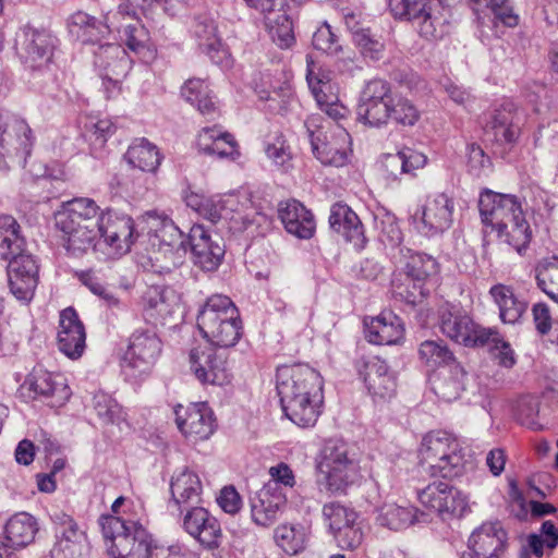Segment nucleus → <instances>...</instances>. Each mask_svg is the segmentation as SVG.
I'll use <instances>...</instances> for the list:
<instances>
[{
    "mask_svg": "<svg viewBox=\"0 0 558 558\" xmlns=\"http://www.w3.org/2000/svg\"><path fill=\"white\" fill-rule=\"evenodd\" d=\"M320 374L305 364L277 369L276 390L286 416L300 427L314 426L324 403Z\"/></svg>",
    "mask_w": 558,
    "mask_h": 558,
    "instance_id": "obj_1",
    "label": "nucleus"
},
{
    "mask_svg": "<svg viewBox=\"0 0 558 558\" xmlns=\"http://www.w3.org/2000/svg\"><path fill=\"white\" fill-rule=\"evenodd\" d=\"M134 513L128 518L102 515L99 519L102 535L109 541L108 553L112 558H150L157 551V542L141 522L144 508L141 504L128 505Z\"/></svg>",
    "mask_w": 558,
    "mask_h": 558,
    "instance_id": "obj_2",
    "label": "nucleus"
},
{
    "mask_svg": "<svg viewBox=\"0 0 558 558\" xmlns=\"http://www.w3.org/2000/svg\"><path fill=\"white\" fill-rule=\"evenodd\" d=\"M99 206L87 197L74 198L56 216L62 232L63 246L73 256H81L95 246L99 235Z\"/></svg>",
    "mask_w": 558,
    "mask_h": 558,
    "instance_id": "obj_3",
    "label": "nucleus"
},
{
    "mask_svg": "<svg viewBox=\"0 0 558 558\" xmlns=\"http://www.w3.org/2000/svg\"><path fill=\"white\" fill-rule=\"evenodd\" d=\"M197 327L208 342L220 348L236 344L242 336L240 313L227 295L209 296L197 315Z\"/></svg>",
    "mask_w": 558,
    "mask_h": 558,
    "instance_id": "obj_4",
    "label": "nucleus"
},
{
    "mask_svg": "<svg viewBox=\"0 0 558 558\" xmlns=\"http://www.w3.org/2000/svg\"><path fill=\"white\" fill-rule=\"evenodd\" d=\"M318 484L331 494H345L361 477L357 460L348 445L338 439L327 440L317 459Z\"/></svg>",
    "mask_w": 558,
    "mask_h": 558,
    "instance_id": "obj_5",
    "label": "nucleus"
},
{
    "mask_svg": "<svg viewBox=\"0 0 558 558\" xmlns=\"http://www.w3.org/2000/svg\"><path fill=\"white\" fill-rule=\"evenodd\" d=\"M420 463L433 476L456 477L462 474L465 453L452 434L437 430L426 434L418 450Z\"/></svg>",
    "mask_w": 558,
    "mask_h": 558,
    "instance_id": "obj_6",
    "label": "nucleus"
},
{
    "mask_svg": "<svg viewBox=\"0 0 558 558\" xmlns=\"http://www.w3.org/2000/svg\"><path fill=\"white\" fill-rule=\"evenodd\" d=\"M396 268L405 275L408 284L395 276L391 286L393 296L408 304L415 305L424 298L422 283L439 271L437 260L426 254L413 252L409 247H397L392 255Z\"/></svg>",
    "mask_w": 558,
    "mask_h": 558,
    "instance_id": "obj_7",
    "label": "nucleus"
},
{
    "mask_svg": "<svg viewBox=\"0 0 558 558\" xmlns=\"http://www.w3.org/2000/svg\"><path fill=\"white\" fill-rule=\"evenodd\" d=\"M149 241L154 250L151 257L160 271H171L183 263L186 250L183 233L163 213L147 211L143 216Z\"/></svg>",
    "mask_w": 558,
    "mask_h": 558,
    "instance_id": "obj_8",
    "label": "nucleus"
},
{
    "mask_svg": "<svg viewBox=\"0 0 558 558\" xmlns=\"http://www.w3.org/2000/svg\"><path fill=\"white\" fill-rule=\"evenodd\" d=\"M395 17L415 24L422 37L442 38L449 29L446 10L436 0H388Z\"/></svg>",
    "mask_w": 558,
    "mask_h": 558,
    "instance_id": "obj_9",
    "label": "nucleus"
},
{
    "mask_svg": "<svg viewBox=\"0 0 558 558\" xmlns=\"http://www.w3.org/2000/svg\"><path fill=\"white\" fill-rule=\"evenodd\" d=\"M162 351V342L156 332L135 330L124 352L121 368L130 380H138L150 373Z\"/></svg>",
    "mask_w": 558,
    "mask_h": 558,
    "instance_id": "obj_10",
    "label": "nucleus"
},
{
    "mask_svg": "<svg viewBox=\"0 0 558 558\" xmlns=\"http://www.w3.org/2000/svg\"><path fill=\"white\" fill-rule=\"evenodd\" d=\"M441 332L452 341L465 347H484L496 337L492 328L476 324L466 313L453 305H446L439 311Z\"/></svg>",
    "mask_w": 558,
    "mask_h": 558,
    "instance_id": "obj_11",
    "label": "nucleus"
},
{
    "mask_svg": "<svg viewBox=\"0 0 558 558\" xmlns=\"http://www.w3.org/2000/svg\"><path fill=\"white\" fill-rule=\"evenodd\" d=\"M190 369L203 385L223 386L231 381L228 352L210 344L198 345L190 352Z\"/></svg>",
    "mask_w": 558,
    "mask_h": 558,
    "instance_id": "obj_12",
    "label": "nucleus"
},
{
    "mask_svg": "<svg viewBox=\"0 0 558 558\" xmlns=\"http://www.w3.org/2000/svg\"><path fill=\"white\" fill-rule=\"evenodd\" d=\"M34 140L32 129L24 120L13 119L4 125L0 122V170L24 167Z\"/></svg>",
    "mask_w": 558,
    "mask_h": 558,
    "instance_id": "obj_13",
    "label": "nucleus"
},
{
    "mask_svg": "<svg viewBox=\"0 0 558 558\" xmlns=\"http://www.w3.org/2000/svg\"><path fill=\"white\" fill-rule=\"evenodd\" d=\"M94 56V64L100 73L107 97L116 96L132 68V60L125 49L118 44L99 45Z\"/></svg>",
    "mask_w": 558,
    "mask_h": 558,
    "instance_id": "obj_14",
    "label": "nucleus"
},
{
    "mask_svg": "<svg viewBox=\"0 0 558 558\" xmlns=\"http://www.w3.org/2000/svg\"><path fill=\"white\" fill-rule=\"evenodd\" d=\"M130 14V5L119 4L114 11H110L105 16V22L78 11L74 13L69 21V32L83 44H99L111 31H120L121 16Z\"/></svg>",
    "mask_w": 558,
    "mask_h": 558,
    "instance_id": "obj_15",
    "label": "nucleus"
},
{
    "mask_svg": "<svg viewBox=\"0 0 558 558\" xmlns=\"http://www.w3.org/2000/svg\"><path fill=\"white\" fill-rule=\"evenodd\" d=\"M56 39L46 31L23 28L16 35L15 48L23 63L31 70L46 69L53 54Z\"/></svg>",
    "mask_w": 558,
    "mask_h": 558,
    "instance_id": "obj_16",
    "label": "nucleus"
},
{
    "mask_svg": "<svg viewBox=\"0 0 558 558\" xmlns=\"http://www.w3.org/2000/svg\"><path fill=\"white\" fill-rule=\"evenodd\" d=\"M316 118H311L305 122L313 154L323 163L328 166L341 167L348 161V148L350 145V134L343 126H337L335 136L331 141L320 129L312 130Z\"/></svg>",
    "mask_w": 558,
    "mask_h": 558,
    "instance_id": "obj_17",
    "label": "nucleus"
},
{
    "mask_svg": "<svg viewBox=\"0 0 558 558\" xmlns=\"http://www.w3.org/2000/svg\"><path fill=\"white\" fill-rule=\"evenodd\" d=\"M478 207L482 222L495 231H505L506 222L523 211L522 204L515 195L490 190L481 193Z\"/></svg>",
    "mask_w": 558,
    "mask_h": 558,
    "instance_id": "obj_18",
    "label": "nucleus"
},
{
    "mask_svg": "<svg viewBox=\"0 0 558 558\" xmlns=\"http://www.w3.org/2000/svg\"><path fill=\"white\" fill-rule=\"evenodd\" d=\"M54 543L50 550L51 558H81L88 546L87 535L76 521L66 513H56Z\"/></svg>",
    "mask_w": 558,
    "mask_h": 558,
    "instance_id": "obj_19",
    "label": "nucleus"
},
{
    "mask_svg": "<svg viewBox=\"0 0 558 558\" xmlns=\"http://www.w3.org/2000/svg\"><path fill=\"white\" fill-rule=\"evenodd\" d=\"M248 8L257 11L264 19L274 41L281 48H289L293 41L292 21L283 9L282 0H244Z\"/></svg>",
    "mask_w": 558,
    "mask_h": 558,
    "instance_id": "obj_20",
    "label": "nucleus"
},
{
    "mask_svg": "<svg viewBox=\"0 0 558 558\" xmlns=\"http://www.w3.org/2000/svg\"><path fill=\"white\" fill-rule=\"evenodd\" d=\"M357 372L374 400L393 397L397 388L396 375L386 361L378 356L363 357L357 362Z\"/></svg>",
    "mask_w": 558,
    "mask_h": 558,
    "instance_id": "obj_21",
    "label": "nucleus"
},
{
    "mask_svg": "<svg viewBox=\"0 0 558 558\" xmlns=\"http://www.w3.org/2000/svg\"><path fill=\"white\" fill-rule=\"evenodd\" d=\"M99 235L114 254H125L134 242V221L124 214L99 210Z\"/></svg>",
    "mask_w": 558,
    "mask_h": 558,
    "instance_id": "obj_22",
    "label": "nucleus"
},
{
    "mask_svg": "<svg viewBox=\"0 0 558 558\" xmlns=\"http://www.w3.org/2000/svg\"><path fill=\"white\" fill-rule=\"evenodd\" d=\"M182 527L206 549H217L222 543L219 521L203 507L190 509L183 517Z\"/></svg>",
    "mask_w": 558,
    "mask_h": 558,
    "instance_id": "obj_23",
    "label": "nucleus"
},
{
    "mask_svg": "<svg viewBox=\"0 0 558 558\" xmlns=\"http://www.w3.org/2000/svg\"><path fill=\"white\" fill-rule=\"evenodd\" d=\"M175 423L180 432L193 441L208 439L214 430V417L206 403L178 405L174 410Z\"/></svg>",
    "mask_w": 558,
    "mask_h": 558,
    "instance_id": "obj_24",
    "label": "nucleus"
},
{
    "mask_svg": "<svg viewBox=\"0 0 558 558\" xmlns=\"http://www.w3.org/2000/svg\"><path fill=\"white\" fill-rule=\"evenodd\" d=\"M9 286L12 294L24 303H28L38 283V266L34 257L22 252L9 262Z\"/></svg>",
    "mask_w": 558,
    "mask_h": 558,
    "instance_id": "obj_25",
    "label": "nucleus"
},
{
    "mask_svg": "<svg viewBox=\"0 0 558 558\" xmlns=\"http://www.w3.org/2000/svg\"><path fill=\"white\" fill-rule=\"evenodd\" d=\"M193 263L205 271L216 270L225 256V247L214 240L202 225H194L189 232Z\"/></svg>",
    "mask_w": 558,
    "mask_h": 558,
    "instance_id": "obj_26",
    "label": "nucleus"
},
{
    "mask_svg": "<svg viewBox=\"0 0 558 558\" xmlns=\"http://www.w3.org/2000/svg\"><path fill=\"white\" fill-rule=\"evenodd\" d=\"M507 533L500 522H485L469 538L472 554L462 558H500L506 549Z\"/></svg>",
    "mask_w": 558,
    "mask_h": 558,
    "instance_id": "obj_27",
    "label": "nucleus"
},
{
    "mask_svg": "<svg viewBox=\"0 0 558 558\" xmlns=\"http://www.w3.org/2000/svg\"><path fill=\"white\" fill-rule=\"evenodd\" d=\"M86 332L76 311L66 307L60 313L57 344L59 350L72 360L82 356L85 350Z\"/></svg>",
    "mask_w": 558,
    "mask_h": 558,
    "instance_id": "obj_28",
    "label": "nucleus"
},
{
    "mask_svg": "<svg viewBox=\"0 0 558 558\" xmlns=\"http://www.w3.org/2000/svg\"><path fill=\"white\" fill-rule=\"evenodd\" d=\"M524 112L513 101L504 100L490 114L487 122L495 136L501 144H514L520 134Z\"/></svg>",
    "mask_w": 558,
    "mask_h": 558,
    "instance_id": "obj_29",
    "label": "nucleus"
},
{
    "mask_svg": "<svg viewBox=\"0 0 558 558\" xmlns=\"http://www.w3.org/2000/svg\"><path fill=\"white\" fill-rule=\"evenodd\" d=\"M287 505L284 492H279L275 483H266L251 499V515L255 524L269 527L278 519Z\"/></svg>",
    "mask_w": 558,
    "mask_h": 558,
    "instance_id": "obj_30",
    "label": "nucleus"
},
{
    "mask_svg": "<svg viewBox=\"0 0 558 558\" xmlns=\"http://www.w3.org/2000/svg\"><path fill=\"white\" fill-rule=\"evenodd\" d=\"M454 203L445 193L428 196L421 211V231L427 235L441 233L453 221Z\"/></svg>",
    "mask_w": 558,
    "mask_h": 558,
    "instance_id": "obj_31",
    "label": "nucleus"
},
{
    "mask_svg": "<svg viewBox=\"0 0 558 558\" xmlns=\"http://www.w3.org/2000/svg\"><path fill=\"white\" fill-rule=\"evenodd\" d=\"M221 199L230 229L242 231L254 223L258 227L264 226L265 229L270 226L271 222L267 216L253 207L247 194H229Z\"/></svg>",
    "mask_w": 558,
    "mask_h": 558,
    "instance_id": "obj_32",
    "label": "nucleus"
},
{
    "mask_svg": "<svg viewBox=\"0 0 558 558\" xmlns=\"http://www.w3.org/2000/svg\"><path fill=\"white\" fill-rule=\"evenodd\" d=\"M25 384L35 395L50 399L51 407L63 405L71 396L64 376L50 373L43 367H34Z\"/></svg>",
    "mask_w": 558,
    "mask_h": 558,
    "instance_id": "obj_33",
    "label": "nucleus"
},
{
    "mask_svg": "<svg viewBox=\"0 0 558 558\" xmlns=\"http://www.w3.org/2000/svg\"><path fill=\"white\" fill-rule=\"evenodd\" d=\"M330 228L341 234L345 241L355 247L362 248L366 239L361 220L357 215L345 204L337 203L330 208Z\"/></svg>",
    "mask_w": 558,
    "mask_h": 558,
    "instance_id": "obj_34",
    "label": "nucleus"
},
{
    "mask_svg": "<svg viewBox=\"0 0 558 558\" xmlns=\"http://www.w3.org/2000/svg\"><path fill=\"white\" fill-rule=\"evenodd\" d=\"M278 211L289 233L300 239H310L313 236L315 232L314 217L300 202L292 199L281 203Z\"/></svg>",
    "mask_w": 558,
    "mask_h": 558,
    "instance_id": "obj_35",
    "label": "nucleus"
},
{
    "mask_svg": "<svg viewBox=\"0 0 558 558\" xmlns=\"http://www.w3.org/2000/svg\"><path fill=\"white\" fill-rule=\"evenodd\" d=\"M193 33L199 49L215 63H222L228 50L218 33L217 22L208 16H199L195 21Z\"/></svg>",
    "mask_w": 558,
    "mask_h": 558,
    "instance_id": "obj_36",
    "label": "nucleus"
},
{
    "mask_svg": "<svg viewBox=\"0 0 558 558\" xmlns=\"http://www.w3.org/2000/svg\"><path fill=\"white\" fill-rule=\"evenodd\" d=\"M403 326L399 317L392 313H381L365 323V337L368 342L377 345H390L403 338Z\"/></svg>",
    "mask_w": 558,
    "mask_h": 558,
    "instance_id": "obj_37",
    "label": "nucleus"
},
{
    "mask_svg": "<svg viewBox=\"0 0 558 558\" xmlns=\"http://www.w3.org/2000/svg\"><path fill=\"white\" fill-rule=\"evenodd\" d=\"M121 38L125 46L134 53L146 57L151 56L150 37L146 27L141 23L135 10L130 9L128 16L120 17Z\"/></svg>",
    "mask_w": 558,
    "mask_h": 558,
    "instance_id": "obj_38",
    "label": "nucleus"
},
{
    "mask_svg": "<svg viewBox=\"0 0 558 558\" xmlns=\"http://www.w3.org/2000/svg\"><path fill=\"white\" fill-rule=\"evenodd\" d=\"M464 378L463 367L460 363L453 362L432 379V388L440 399L451 402L457 400L464 390Z\"/></svg>",
    "mask_w": 558,
    "mask_h": 558,
    "instance_id": "obj_39",
    "label": "nucleus"
},
{
    "mask_svg": "<svg viewBox=\"0 0 558 558\" xmlns=\"http://www.w3.org/2000/svg\"><path fill=\"white\" fill-rule=\"evenodd\" d=\"M170 490L172 500L179 506L197 504L201 500L202 482L196 473L183 469L173 474Z\"/></svg>",
    "mask_w": 558,
    "mask_h": 558,
    "instance_id": "obj_40",
    "label": "nucleus"
},
{
    "mask_svg": "<svg viewBox=\"0 0 558 558\" xmlns=\"http://www.w3.org/2000/svg\"><path fill=\"white\" fill-rule=\"evenodd\" d=\"M124 157L131 167L149 173L156 172L161 163L159 149L146 138L135 140Z\"/></svg>",
    "mask_w": 558,
    "mask_h": 558,
    "instance_id": "obj_41",
    "label": "nucleus"
},
{
    "mask_svg": "<svg viewBox=\"0 0 558 558\" xmlns=\"http://www.w3.org/2000/svg\"><path fill=\"white\" fill-rule=\"evenodd\" d=\"M38 532L36 519L26 512L14 514L5 524V541L14 548H24L29 545Z\"/></svg>",
    "mask_w": 558,
    "mask_h": 558,
    "instance_id": "obj_42",
    "label": "nucleus"
},
{
    "mask_svg": "<svg viewBox=\"0 0 558 558\" xmlns=\"http://www.w3.org/2000/svg\"><path fill=\"white\" fill-rule=\"evenodd\" d=\"M24 245L17 221L12 216L0 217V260L10 262L24 252Z\"/></svg>",
    "mask_w": 558,
    "mask_h": 558,
    "instance_id": "obj_43",
    "label": "nucleus"
},
{
    "mask_svg": "<svg viewBox=\"0 0 558 558\" xmlns=\"http://www.w3.org/2000/svg\"><path fill=\"white\" fill-rule=\"evenodd\" d=\"M499 308L500 319L505 324L517 323L526 310V303L520 301L512 290L504 284H496L489 291Z\"/></svg>",
    "mask_w": 558,
    "mask_h": 558,
    "instance_id": "obj_44",
    "label": "nucleus"
},
{
    "mask_svg": "<svg viewBox=\"0 0 558 558\" xmlns=\"http://www.w3.org/2000/svg\"><path fill=\"white\" fill-rule=\"evenodd\" d=\"M417 521V509L397 504H385L378 509L376 522L393 531L403 530Z\"/></svg>",
    "mask_w": 558,
    "mask_h": 558,
    "instance_id": "obj_45",
    "label": "nucleus"
},
{
    "mask_svg": "<svg viewBox=\"0 0 558 558\" xmlns=\"http://www.w3.org/2000/svg\"><path fill=\"white\" fill-rule=\"evenodd\" d=\"M181 95L187 102L195 106L203 116L215 113L216 102L205 81L201 78L187 80L181 88Z\"/></svg>",
    "mask_w": 558,
    "mask_h": 558,
    "instance_id": "obj_46",
    "label": "nucleus"
},
{
    "mask_svg": "<svg viewBox=\"0 0 558 558\" xmlns=\"http://www.w3.org/2000/svg\"><path fill=\"white\" fill-rule=\"evenodd\" d=\"M506 225L505 231H496L498 236L521 254L532 239V231L524 213L512 217Z\"/></svg>",
    "mask_w": 558,
    "mask_h": 558,
    "instance_id": "obj_47",
    "label": "nucleus"
},
{
    "mask_svg": "<svg viewBox=\"0 0 558 558\" xmlns=\"http://www.w3.org/2000/svg\"><path fill=\"white\" fill-rule=\"evenodd\" d=\"M345 24L353 35L355 45L361 52L373 60H379L384 52V43L369 28L357 27L354 15L345 16Z\"/></svg>",
    "mask_w": 558,
    "mask_h": 558,
    "instance_id": "obj_48",
    "label": "nucleus"
},
{
    "mask_svg": "<svg viewBox=\"0 0 558 558\" xmlns=\"http://www.w3.org/2000/svg\"><path fill=\"white\" fill-rule=\"evenodd\" d=\"M267 158L280 171L288 172L292 169L293 155L284 135L276 132L269 135L264 147Z\"/></svg>",
    "mask_w": 558,
    "mask_h": 558,
    "instance_id": "obj_49",
    "label": "nucleus"
},
{
    "mask_svg": "<svg viewBox=\"0 0 558 558\" xmlns=\"http://www.w3.org/2000/svg\"><path fill=\"white\" fill-rule=\"evenodd\" d=\"M93 407L102 424L117 425L121 429L123 424L128 425L122 407L111 396L97 392L93 399Z\"/></svg>",
    "mask_w": 558,
    "mask_h": 558,
    "instance_id": "obj_50",
    "label": "nucleus"
},
{
    "mask_svg": "<svg viewBox=\"0 0 558 558\" xmlns=\"http://www.w3.org/2000/svg\"><path fill=\"white\" fill-rule=\"evenodd\" d=\"M420 360L428 367L449 366L456 359L441 340H425L418 348Z\"/></svg>",
    "mask_w": 558,
    "mask_h": 558,
    "instance_id": "obj_51",
    "label": "nucleus"
},
{
    "mask_svg": "<svg viewBox=\"0 0 558 558\" xmlns=\"http://www.w3.org/2000/svg\"><path fill=\"white\" fill-rule=\"evenodd\" d=\"M536 280L539 289L558 303V257L545 258L538 263Z\"/></svg>",
    "mask_w": 558,
    "mask_h": 558,
    "instance_id": "obj_52",
    "label": "nucleus"
},
{
    "mask_svg": "<svg viewBox=\"0 0 558 558\" xmlns=\"http://www.w3.org/2000/svg\"><path fill=\"white\" fill-rule=\"evenodd\" d=\"M323 518L328 525L330 533L333 535L348 524H352L357 520V513L337 501H331L323 507Z\"/></svg>",
    "mask_w": 558,
    "mask_h": 558,
    "instance_id": "obj_53",
    "label": "nucleus"
},
{
    "mask_svg": "<svg viewBox=\"0 0 558 558\" xmlns=\"http://www.w3.org/2000/svg\"><path fill=\"white\" fill-rule=\"evenodd\" d=\"M276 544L288 555L299 554L305 545V534L302 529L290 524H281L274 533Z\"/></svg>",
    "mask_w": 558,
    "mask_h": 558,
    "instance_id": "obj_54",
    "label": "nucleus"
},
{
    "mask_svg": "<svg viewBox=\"0 0 558 558\" xmlns=\"http://www.w3.org/2000/svg\"><path fill=\"white\" fill-rule=\"evenodd\" d=\"M390 102H360L357 106V120L369 126H381L390 118Z\"/></svg>",
    "mask_w": 558,
    "mask_h": 558,
    "instance_id": "obj_55",
    "label": "nucleus"
},
{
    "mask_svg": "<svg viewBox=\"0 0 558 558\" xmlns=\"http://www.w3.org/2000/svg\"><path fill=\"white\" fill-rule=\"evenodd\" d=\"M390 118L395 123L403 126H412L420 119V111L407 98L397 96L390 102Z\"/></svg>",
    "mask_w": 558,
    "mask_h": 558,
    "instance_id": "obj_56",
    "label": "nucleus"
},
{
    "mask_svg": "<svg viewBox=\"0 0 558 558\" xmlns=\"http://www.w3.org/2000/svg\"><path fill=\"white\" fill-rule=\"evenodd\" d=\"M451 488L452 485L449 483L435 481L418 490L417 498L422 506L436 513V511L442 507L441 505L447 499V492Z\"/></svg>",
    "mask_w": 558,
    "mask_h": 558,
    "instance_id": "obj_57",
    "label": "nucleus"
},
{
    "mask_svg": "<svg viewBox=\"0 0 558 558\" xmlns=\"http://www.w3.org/2000/svg\"><path fill=\"white\" fill-rule=\"evenodd\" d=\"M441 506L436 513L442 520L462 517L469 507L466 496L454 486L447 492V499Z\"/></svg>",
    "mask_w": 558,
    "mask_h": 558,
    "instance_id": "obj_58",
    "label": "nucleus"
},
{
    "mask_svg": "<svg viewBox=\"0 0 558 558\" xmlns=\"http://www.w3.org/2000/svg\"><path fill=\"white\" fill-rule=\"evenodd\" d=\"M82 283L95 295L102 299L107 306L109 307H120L123 308V303L120 302L119 298L113 293V291L98 278L95 274L88 271L83 272L80 276Z\"/></svg>",
    "mask_w": 558,
    "mask_h": 558,
    "instance_id": "obj_59",
    "label": "nucleus"
},
{
    "mask_svg": "<svg viewBox=\"0 0 558 558\" xmlns=\"http://www.w3.org/2000/svg\"><path fill=\"white\" fill-rule=\"evenodd\" d=\"M312 44L315 49L331 56L338 54L342 49L337 35L326 22L314 33Z\"/></svg>",
    "mask_w": 558,
    "mask_h": 558,
    "instance_id": "obj_60",
    "label": "nucleus"
},
{
    "mask_svg": "<svg viewBox=\"0 0 558 558\" xmlns=\"http://www.w3.org/2000/svg\"><path fill=\"white\" fill-rule=\"evenodd\" d=\"M395 95L390 84L380 78H374L366 83L361 94L360 102H391Z\"/></svg>",
    "mask_w": 558,
    "mask_h": 558,
    "instance_id": "obj_61",
    "label": "nucleus"
},
{
    "mask_svg": "<svg viewBox=\"0 0 558 558\" xmlns=\"http://www.w3.org/2000/svg\"><path fill=\"white\" fill-rule=\"evenodd\" d=\"M306 80L316 101H322L320 99L325 100V96L333 93L330 72L319 71L318 73H314L313 70H308Z\"/></svg>",
    "mask_w": 558,
    "mask_h": 558,
    "instance_id": "obj_62",
    "label": "nucleus"
},
{
    "mask_svg": "<svg viewBox=\"0 0 558 558\" xmlns=\"http://www.w3.org/2000/svg\"><path fill=\"white\" fill-rule=\"evenodd\" d=\"M147 319H157L169 313L163 293L157 288H150L143 298Z\"/></svg>",
    "mask_w": 558,
    "mask_h": 558,
    "instance_id": "obj_63",
    "label": "nucleus"
},
{
    "mask_svg": "<svg viewBox=\"0 0 558 558\" xmlns=\"http://www.w3.org/2000/svg\"><path fill=\"white\" fill-rule=\"evenodd\" d=\"M259 98L269 101V109L272 111H286L293 100V95L290 86L282 85L271 92H259Z\"/></svg>",
    "mask_w": 558,
    "mask_h": 558,
    "instance_id": "obj_64",
    "label": "nucleus"
}]
</instances>
